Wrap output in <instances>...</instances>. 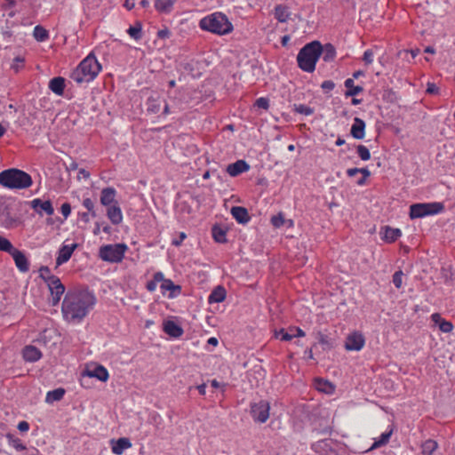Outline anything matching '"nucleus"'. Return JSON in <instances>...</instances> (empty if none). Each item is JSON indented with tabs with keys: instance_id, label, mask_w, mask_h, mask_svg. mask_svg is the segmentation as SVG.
Segmentation results:
<instances>
[{
	"instance_id": "nucleus-1",
	"label": "nucleus",
	"mask_w": 455,
	"mask_h": 455,
	"mask_svg": "<svg viewBox=\"0 0 455 455\" xmlns=\"http://www.w3.org/2000/svg\"><path fill=\"white\" fill-rule=\"evenodd\" d=\"M97 299L89 289H76L66 293L61 306V313L65 321L80 323L93 309Z\"/></svg>"
},
{
	"instance_id": "nucleus-2",
	"label": "nucleus",
	"mask_w": 455,
	"mask_h": 455,
	"mask_svg": "<svg viewBox=\"0 0 455 455\" xmlns=\"http://www.w3.org/2000/svg\"><path fill=\"white\" fill-rule=\"evenodd\" d=\"M101 70L94 53H89L70 73V78L78 84L93 81Z\"/></svg>"
},
{
	"instance_id": "nucleus-3",
	"label": "nucleus",
	"mask_w": 455,
	"mask_h": 455,
	"mask_svg": "<svg viewBox=\"0 0 455 455\" xmlns=\"http://www.w3.org/2000/svg\"><path fill=\"white\" fill-rule=\"evenodd\" d=\"M199 28L218 36L228 35L234 29L228 16L221 12H215L202 18L199 20Z\"/></svg>"
},
{
	"instance_id": "nucleus-4",
	"label": "nucleus",
	"mask_w": 455,
	"mask_h": 455,
	"mask_svg": "<svg viewBox=\"0 0 455 455\" xmlns=\"http://www.w3.org/2000/svg\"><path fill=\"white\" fill-rule=\"evenodd\" d=\"M322 53V44L318 41H313L303 46L298 55L297 62L299 68L307 73L315 69V65Z\"/></svg>"
},
{
	"instance_id": "nucleus-5",
	"label": "nucleus",
	"mask_w": 455,
	"mask_h": 455,
	"mask_svg": "<svg viewBox=\"0 0 455 455\" xmlns=\"http://www.w3.org/2000/svg\"><path fill=\"white\" fill-rule=\"evenodd\" d=\"M32 184L31 176L22 170L11 168L0 172V185L9 189H26Z\"/></svg>"
},
{
	"instance_id": "nucleus-6",
	"label": "nucleus",
	"mask_w": 455,
	"mask_h": 455,
	"mask_svg": "<svg viewBox=\"0 0 455 455\" xmlns=\"http://www.w3.org/2000/svg\"><path fill=\"white\" fill-rule=\"evenodd\" d=\"M444 211V205L440 202L418 203L410 206L409 216L411 220L436 215Z\"/></svg>"
},
{
	"instance_id": "nucleus-7",
	"label": "nucleus",
	"mask_w": 455,
	"mask_h": 455,
	"mask_svg": "<svg viewBox=\"0 0 455 455\" xmlns=\"http://www.w3.org/2000/svg\"><path fill=\"white\" fill-rule=\"evenodd\" d=\"M128 247L125 243L106 244L100 248L99 256L103 261L121 262Z\"/></svg>"
},
{
	"instance_id": "nucleus-8",
	"label": "nucleus",
	"mask_w": 455,
	"mask_h": 455,
	"mask_svg": "<svg viewBox=\"0 0 455 455\" xmlns=\"http://www.w3.org/2000/svg\"><path fill=\"white\" fill-rule=\"evenodd\" d=\"M92 378L97 379L102 382H106L109 378V374L108 370L100 364H96L93 366V368L87 367L81 372L79 379L80 385L84 387H88V386L85 384V381Z\"/></svg>"
},
{
	"instance_id": "nucleus-9",
	"label": "nucleus",
	"mask_w": 455,
	"mask_h": 455,
	"mask_svg": "<svg viewBox=\"0 0 455 455\" xmlns=\"http://www.w3.org/2000/svg\"><path fill=\"white\" fill-rule=\"evenodd\" d=\"M270 404L266 400H260L257 403H251L250 413L252 419L257 422L263 424L267 422L269 418Z\"/></svg>"
},
{
	"instance_id": "nucleus-10",
	"label": "nucleus",
	"mask_w": 455,
	"mask_h": 455,
	"mask_svg": "<svg viewBox=\"0 0 455 455\" xmlns=\"http://www.w3.org/2000/svg\"><path fill=\"white\" fill-rule=\"evenodd\" d=\"M47 285L51 292L50 301L52 306H57L65 292V286L56 275H49L47 277Z\"/></svg>"
},
{
	"instance_id": "nucleus-11",
	"label": "nucleus",
	"mask_w": 455,
	"mask_h": 455,
	"mask_svg": "<svg viewBox=\"0 0 455 455\" xmlns=\"http://www.w3.org/2000/svg\"><path fill=\"white\" fill-rule=\"evenodd\" d=\"M161 292L164 296H167L168 299H175L181 294V286L175 284L171 279L164 277L160 285Z\"/></svg>"
},
{
	"instance_id": "nucleus-12",
	"label": "nucleus",
	"mask_w": 455,
	"mask_h": 455,
	"mask_svg": "<svg viewBox=\"0 0 455 455\" xmlns=\"http://www.w3.org/2000/svg\"><path fill=\"white\" fill-rule=\"evenodd\" d=\"M30 204L32 209L41 216L44 214L52 216L54 213V208L50 200L44 201L40 198H36Z\"/></svg>"
},
{
	"instance_id": "nucleus-13",
	"label": "nucleus",
	"mask_w": 455,
	"mask_h": 455,
	"mask_svg": "<svg viewBox=\"0 0 455 455\" xmlns=\"http://www.w3.org/2000/svg\"><path fill=\"white\" fill-rule=\"evenodd\" d=\"M76 248L77 243H76L70 244L63 243L58 251V255L56 258V266L60 267L62 264L68 262Z\"/></svg>"
},
{
	"instance_id": "nucleus-14",
	"label": "nucleus",
	"mask_w": 455,
	"mask_h": 455,
	"mask_svg": "<svg viewBox=\"0 0 455 455\" xmlns=\"http://www.w3.org/2000/svg\"><path fill=\"white\" fill-rule=\"evenodd\" d=\"M365 344L363 336L359 332H354L347 336L345 348L348 351H360Z\"/></svg>"
},
{
	"instance_id": "nucleus-15",
	"label": "nucleus",
	"mask_w": 455,
	"mask_h": 455,
	"mask_svg": "<svg viewBox=\"0 0 455 455\" xmlns=\"http://www.w3.org/2000/svg\"><path fill=\"white\" fill-rule=\"evenodd\" d=\"M163 331L164 333H166L167 335L173 339H179L184 333L182 327L172 320L164 321Z\"/></svg>"
},
{
	"instance_id": "nucleus-16",
	"label": "nucleus",
	"mask_w": 455,
	"mask_h": 455,
	"mask_svg": "<svg viewBox=\"0 0 455 455\" xmlns=\"http://www.w3.org/2000/svg\"><path fill=\"white\" fill-rule=\"evenodd\" d=\"M116 190L112 187L104 188L100 192V204L105 206H111L118 204L116 199Z\"/></svg>"
},
{
	"instance_id": "nucleus-17",
	"label": "nucleus",
	"mask_w": 455,
	"mask_h": 455,
	"mask_svg": "<svg viewBox=\"0 0 455 455\" xmlns=\"http://www.w3.org/2000/svg\"><path fill=\"white\" fill-rule=\"evenodd\" d=\"M17 267V268L21 272H27L29 269L28 260L24 254L23 251L18 250L17 248L10 254Z\"/></svg>"
},
{
	"instance_id": "nucleus-18",
	"label": "nucleus",
	"mask_w": 455,
	"mask_h": 455,
	"mask_svg": "<svg viewBox=\"0 0 455 455\" xmlns=\"http://www.w3.org/2000/svg\"><path fill=\"white\" fill-rule=\"evenodd\" d=\"M42 352L35 346H26L22 350V356L26 362L35 363L42 358Z\"/></svg>"
},
{
	"instance_id": "nucleus-19",
	"label": "nucleus",
	"mask_w": 455,
	"mask_h": 455,
	"mask_svg": "<svg viewBox=\"0 0 455 455\" xmlns=\"http://www.w3.org/2000/svg\"><path fill=\"white\" fill-rule=\"evenodd\" d=\"M249 169L250 165L244 160H237L236 162L228 165L227 172L231 177H236L239 174L247 172Z\"/></svg>"
},
{
	"instance_id": "nucleus-20",
	"label": "nucleus",
	"mask_w": 455,
	"mask_h": 455,
	"mask_svg": "<svg viewBox=\"0 0 455 455\" xmlns=\"http://www.w3.org/2000/svg\"><path fill=\"white\" fill-rule=\"evenodd\" d=\"M350 134L356 140L363 139L365 136V122L359 117H355Z\"/></svg>"
},
{
	"instance_id": "nucleus-21",
	"label": "nucleus",
	"mask_w": 455,
	"mask_h": 455,
	"mask_svg": "<svg viewBox=\"0 0 455 455\" xmlns=\"http://www.w3.org/2000/svg\"><path fill=\"white\" fill-rule=\"evenodd\" d=\"M111 450L116 455H122L124 451L132 447L131 441L126 437H121L111 441Z\"/></svg>"
},
{
	"instance_id": "nucleus-22",
	"label": "nucleus",
	"mask_w": 455,
	"mask_h": 455,
	"mask_svg": "<svg viewBox=\"0 0 455 455\" xmlns=\"http://www.w3.org/2000/svg\"><path fill=\"white\" fill-rule=\"evenodd\" d=\"M107 216L113 225H119L123 221V212L118 204L107 207Z\"/></svg>"
},
{
	"instance_id": "nucleus-23",
	"label": "nucleus",
	"mask_w": 455,
	"mask_h": 455,
	"mask_svg": "<svg viewBox=\"0 0 455 455\" xmlns=\"http://www.w3.org/2000/svg\"><path fill=\"white\" fill-rule=\"evenodd\" d=\"M231 214L233 218L240 224H246L251 220L247 209L242 206H233L231 208Z\"/></svg>"
},
{
	"instance_id": "nucleus-24",
	"label": "nucleus",
	"mask_w": 455,
	"mask_h": 455,
	"mask_svg": "<svg viewBox=\"0 0 455 455\" xmlns=\"http://www.w3.org/2000/svg\"><path fill=\"white\" fill-rule=\"evenodd\" d=\"M226 297V289L222 285H218L212 291L207 301L209 304L220 303L225 300Z\"/></svg>"
},
{
	"instance_id": "nucleus-25",
	"label": "nucleus",
	"mask_w": 455,
	"mask_h": 455,
	"mask_svg": "<svg viewBox=\"0 0 455 455\" xmlns=\"http://www.w3.org/2000/svg\"><path fill=\"white\" fill-rule=\"evenodd\" d=\"M65 86V79L61 76L53 77L49 82V89L58 96L63 95Z\"/></svg>"
},
{
	"instance_id": "nucleus-26",
	"label": "nucleus",
	"mask_w": 455,
	"mask_h": 455,
	"mask_svg": "<svg viewBox=\"0 0 455 455\" xmlns=\"http://www.w3.org/2000/svg\"><path fill=\"white\" fill-rule=\"evenodd\" d=\"M402 235V231L399 228L385 227L381 233V239L387 243H394Z\"/></svg>"
},
{
	"instance_id": "nucleus-27",
	"label": "nucleus",
	"mask_w": 455,
	"mask_h": 455,
	"mask_svg": "<svg viewBox=\"0 0 455 455\" xmlns=\"http://www.w3.org/2000/svg\"><path fill=\"white\" fill-rule=\"evenodd\" d=\"M344 85L347 89V92H345L346 97L356 96L363 91V88L362 86L355 85L353 78L346 79L344 82Z\"/></svg>"
},
{
	"instance_id": "nucleus-28",
	"label": "nucleus",
	"mask_w": 455,
	"mask_h": 455,
	"mask_svg": "<svg viewBox=\"0 0 455 455\" xmlns=\"http://www.w3.org/2000/svg\"><path fill=\"white\" fill-rule=\"evenodd\" d=\"M321 57L324 62H331L336 57V49L331 44H325L322 45Z\"/></svg>"
},
{
	"instance_id": "nucleus-29",
	"label": "nucleus",
	"mask_w": 455,
	"mask_h": 455,
	"mask_svg": "<svg viewBox=\"0 0 455 455\" xmlns=\"http://www.w3.org/2000/svg\"><path fill=\"white\" fill-rule=\"evenodd\" d=\"M315 387L324 394H332L335 390V387L328 380L323 379H316L315 381Z\"/></svg>"
},
{
	"instance_id": "nucleus-30",
	"label": "nucleus",
	"mask_w": 455,
	"mask_h": 455,
	"mask_svg": "<svg viewBox=\"0 0 455 455\" xmlns=\"http://www.w3.org/2000/svg\"><path fill=\"white\" fill-rule=\"evenodd\" d=\"M65 393L66 391L62 387L51 390L46 394L45 402L47 403H52L54 402L60 401L64 397Z\"/></svg>"
},
{
	"instance_id": "nucleus-31",
	"label": "nucleus",
	"mask_w": 455,
	"mask_h": 455,
	"mask_svg": "<svg viewBox=\"0 0 455 455\" xmlns=\"http://www.w3.org/2000/svg\"><path fill=\"white\" fill-rule=\"evenodd\" d=\"M275 18L279 21V22H286L289 18H290V12H289V9L288 7L284 6V5H282V4H278L275 7Z\"/></svg>"
},
{
	"instance_id": "nucleus-32",
	"label": "nucleus",
	"mask_w": 455,
	"mask_h": 455,
	"mask_svg": "<svg viewBox=\"0 0 455 455\" xmlns=\"http://www.w3.org/2000/svg\"><path fill=\"white\" fill-rule=\"evenodd\" d=\"M33 36L37 42H45L49 39V32L44 27L37 25L34 28Z\"/></svg>"
},
{
	"instance_id": "nucleus-33",
	"label": "nucleus",
	"mask_w": 455,
	"mask_h": 455,
	"mask_svg": "<svg viewBox=\"0 0 455 455\" xmlns=\"http://www.w3.org/2000/svg\"><path fill=\"white\" fill-rule=\"evenodd\" d=\"M212 234L215 242L220 243H224L227 242V232L222 228L219 226H213L212 228Z\"/></svg>"
},
{
	"instance_id": "nucleus-34",
	"label": "nucleus",
	"mask_w": 455,
	"mask_h": 455,
	"mask_svg": "<svg viewBox=\"0 0 455 455\" xmlns=\"http://www.w3.org/2000/svg\"><path fill=\"white\" fill-rule=\"evenodd\" d=\"M173 6L172 0H156L155 7L158 12L169 13Z\"/></svg>"
},
{
	"instance_id": "nucleus-35",
	"label": "nucleus",
	"mask_w": 455,
	"mask_h": 455,
	"mask_svg": "<svg viewBox=\"0 0 455 455\" xmlns=\"http://www.w3.org/2000/svg\"><path fill=\"white\" fill-rule=\"evenodd\" d=\"M392 433H393L392 430H390L388 432L382 433L380 435V436L374 441V443L371 446L370 450H374V449L379 448L383 445H386L388 443V441L392 435Z\"/></svg>"
},
{
	"instance_id": "nucleus-36",
	"label": "nucleus",
	"mask_w": 455,
	"mask_h": 455,
	"mask_svg": "<svg viewBox=\"0 0 455 455\" xmlns=\"http://www.w3.org/2000/svg\"><path fill=\"white\" fill-rule=\"evenodd\" d=\"M164 280V274L161 271H158L154 274L153 279L148 281L146 284V288L148 291L153 292L156 291L157 283H161Z\"/></svg>"
},
{
	"instance_id": "nucleus-37",
	"label": "nucleus",
	"mask_w": 455,
	"mask_h": 455,
	"mask_svg": "<svg viewBox=\"0 0 455 455\" xmlns=\"http://www.w3.org/2000/svg\"><path fill=\"white\" fill-rule=\"evenodd\" d=\"M438 444L435 440L427 439L422 443L423 455H432L437 449Z\"/></svg>"
},
{
	"instance_id": "nucleus-38",
	"label": "nucleus",
	"mask_w": 455,
	"mask_h": 455,
	"mask_svg": "<svg viewBox=\"0 0 455 455\" xmlns=\"http://www.w3.org/2000/svg\"><path fill=\"white\" fill-rule=\"evenodd\" d=\"M16 222L10 213L6 211L0 212V225L5 228H12Z\"/></svg>"
},
{
	"instance_id": "nucleus-39",
	"label": "nucleus",
	"mask_w": 455,
	"mask_h": 455,
	"mask_svg": "<svg viewBox=\"0 0 455 455\" xmlns=\"http://www.w3.org/2000/svg\"><path fill=\"white\" fill-rule=\"evenodd\" d=\"M127 33L134 40H140L142 36V26L140 23H136L134 26H131Z\"/></svg>"
},
{
	"instance_id": "nucleus-40",
	"label": "nucleus",
	"mask_w": 455,
	"mask_h": 455,
	"mask_svg": "<svg viewBox=\"0 0 455 455\" xmlns=\"http://www.w3.org/2000/svg\"><path fill=\"white\" fill-rule=\"evenodd\" d=\"M6 438L8 439L9 444L12 445L16 451H21L26 449L21 441L15 437L13 435L7 434Z\"/></svg>"
},
{
	"instance_id": "nucleus-41",
	"label": "nucleus",
	"mask_w": 455,
	"mask_h": 455,
	"mask_svg": "<svg viewBox=\"0 0 455 455\" xmlns=\"http://www.w3.org/2000/svg\"><path fill=\"white\" fill-rule=\"evenodd\" d=\"M16 248L12 243L3 235H0V251H4L11 254Z\"/></svg>"
},
{
	"instance_id": "nucleus-42",
	"label": "nucleus",
	"mask_w": 455,
	"mask_h": 455,
	"mask_svg": "<svg viewBox=\"0 0 455 455\" xmlns=\"http://www.w3.org/2000/svg\"><path fill=\"white\" fill-rule=\"evenodd\" d=\"M293 111L303 116H310L314 113V108L305 104H294Z\"/></svg>"
},
{
	"instance_id": "nucleus-43",
	"label": "nucleus",
	"mask_w": 455,
	"mask_h": 455,
	"mask_svg": "<svg viewBox=\"0 0 455 455\" xmlns=\"http://www.w3.org/2000/svg\"><path fill=\"white\" fill-rule=\"evenodd\" d=\"M318 342L323 346V349H330L333 347L331 339L321 332L318 334Z\"/></svg>"
},
{
	"instance_id": "nucleus-44",
	"label": "nucleus",
	"mask_w": 455,
	"mask_h": 455,
	"mask_svg": "<svg viewBox=\"0 0 455 455\" xmlns=\"http://www.w3.org/2000/svg\"><path fill=\"white\" fill-rule=\"evenodd\" d=\"M356 151H357L358 156L363 161L370 160L371 153L367 147H365L363 145H358V146H356Z\"/></svg>"
},
{
	"instance_id": "nucleus-45",
	"label": "nucleus",
	"mask_w": 455,
	"mask_h": 455,
	"mask_svg": "<svg viewBox=\"0 0 455 455\" xmlns=\"http://www.w3.org/2000/svg\"><path fill=\"white\" fill-rule=\"evenodd\" d=\"M25 59L21 56H17L13 59V61L11 65V68L18 73L24 67Z\"/></svg>"
},
{
	"instance_id": "nucleus-46",
	"label": "nucleus",
	"mask_w": 455,
	"mask_h": 455,
	"mask_svg": "<svg viewBox=\"0 0 455 455\" xmlns=\"http://www.w3.org/2000/svg\"><path fill=\"white\" fill-rule=\"evenodd\" d=\"M148 111L153 114H156L160 110V104L155 99H148Z\"/></svg>"
},
{
	"instance_id": "nucleus-47",
	"label": "nucleus",
	"mask_w": 455,
	"mask_h": 455,
	"mask_svg": "<svg viewBox=\"0 0 455 455\" xmlns=\"http://www.w3.org/2000/svg\"><path fill=\"white\" fill-rule=\"evenodd\" d=\"M403 273L402 270L395 271L393 275V283L397 288L400 289L403 284Z\"/></svg>"
},
{
	"instance_id": "nucleus-48",
	"label": "nucleus",
	"mask_w": 455,
	"mask_h": 455,
	"mask_svg": "<svg viewBox=\"0 0 455 455\" xmlns=\"http://www.w3.org/2000/svg\"><path fill=\"white\" fill-rule=\"evenodd\" d=\"M438 326L440 331L444 333H450L453 330L452 323L445 319H443Z\"/></svg>"
},
{
	"instance_id": "nucleus-49",
	"label": "nucleus",
	"mask_w": 455,
	"mask_h": 455,
	"mask_svg": "<svg viewBox=\"0 0 455 455\" xmlns=\"http://www.w3.org/2000/svg\"><path fill=\"white\" fill-rule=\"evenodd\" d=\"M83 205L91 213L92 217H96V212L94 210V203L91 198H84L83 200Z\"/></svg>"
},
{
	"instance_id": "nucleus-50",
	"label": "nucleus",
	"mask_w": 455,
	"mask_h": 455,
	"mask_svg": "<svg viewBox=\"0 0 455 455\" xmlns=\"http://www.w3.org/2000/svg\"><path fill=\"white\" fill-rule=\"evenodd\" d=\"M328 447L327 440H321L312 444L311 448L315 452H320L323 450H325Z\"/></svg>"
},
{
	"instance_id": "nucleus-51",
	"label": "nucleus",
	"mask_w": 455,
	"mask_h": 455,
	"mask_svg": "<svg viewBox=\"0 0 455 455\" xmlns=\"http://www.w3.org/2000/svg\"><path fill=\"white\" fill-rule=\"evenodd\" d=\"M284 223V218L283 216L282 213H278L277 215H275L271 218V224L275 227V228H280L283 225Z\"/></svg>"
},
{
	"instance_id": "nucleus-52",
	"label": "nucleus",
	"mask_w": 455,
	"mask_h": 455,
	"mask_svg": "<svg viewBox=\"0 0 455 455\" xmlns=\"http://www.w3.org/2000/svg\"><path fill=\"white\" fill-rule=\"evenodd\" d=\"M374 60V52L371 49H368L363 52V61L365 65H370L373 62Z\"/></svg>"
},
{
	"instance_id": "nucleus-53",
	"label": "nucleus",
	"mask_w": 455,
	"mask_h": 455,
	"mask_svg": "<svg viewBox=\"0 0 455 455\" xmlns=\"http://www.w3.org/2000/svg\"><path fill=\"white\" fill-rule=\"evenodd\" d=\"M254 105H255V107H257L259 108L267 110L269 108V100H268V99H267L265 97H260L256 100Z\"/></svg>"
},
{
	"instance_id": "nucleus-54",
	"label": "nucleus",
	"mask_w": 455,
	"mask_h": 455,
	"mask_svg": "<svg viewBox=\"0 0 455 455\" xmlns=\"http://www.w3.org/2000/svg\"><path fill=\"white\" fill-rule=\"evenodd\" d=\"M277 337H280L281 340L289 341L292 339V332L285 331L283 329H281L280 331L276 334Z\"/></svg>"
},
{
	"instance_id": "nucleus-55",
	"label": "nucleus",
	"mask_w": 455,
	"mask_h": 455,
	"mask_svg": "<svg viewBox=\"0 0 455 455\" xmlns=\"http://www.w3.org/2000/svg\"><path fill=\"white\" fill-rule=\"evenodd\" d=\"M335 87V84L331 80H325L322 83L321 88L324 92L332 91Z\"/></svg>"
},
{
	"instance_id": "nucleus-56",
	"label": "nucleus",
	"mask_w": 455,
	"mask_h": 455,
	"mask_svg": "<svg viewBox=\"0 0 455 455\" xmlns=\"http://www.w3.org/2000/svg\"><path fill=\"white\" fill-rule=\"evenodd\" d=\"M62 215L67 219L71 213V206L68 203H64L60 207Z\"/></svg>"
},
{
	"instance_id": "nucleus-57",
	"label": "nucleus",
	"mask_w": 455,
	"mask_h": 455,
	"mask_svg": "<svg viewBox=\"0 0 455 455\" xmlns=\"http://www.w3.org/2000/svg\"><path fill=\"white\" fill-rule=\"evenodd\" d=\"M290 331L292 332V338H294V337L301 338L306 335L305 331L302 329H300L299 327L290 328Z\"/></svg>"
},
{
	"instance_id": "nucleus-58",
	"label": "nucleus",
	"mask_w": 455,
	"mask_h": 455,
	"mask_svg": "<svg viewBox=\"0 0 455 455\" xmlns=\"http://www.w3.org/2000/svg\"><path fill=\"white\" fill-rule=\"evenodd\" d=\"M39 272H40L41 277L44 278L46 282H47V277L49 275H52L51 274V270H50V268L48 267H42L40 268Z\"/></svg>"
},
{
	"instance_id": "nucleus-59",
	"label": "nucleus",
	"mask_w": 455,
	"mask_h": 455,
	"mask_svg": "<svg viewBox=\"0 0 455 455\" xmlns=\"http://www.w3.org/2000/svg\"><path fill=\"white\" fill-rule=\"evenodd\" d=\"M427 92L435 94L438 92V87L433 83H427Z\"/></svg>"
},
{
	"instance_id": "nucleus-60",
	"label": "nucleus",
	"mask_w": 455,
	"mask_h": 455,
	"mask_svg": "<svg viewBox=\"0 0 455 455\" xmlns=\"http://www.w3.org/2000/svg\"><path fill=\"white\" fill-rule=\"evenodd\" d=\"M186 237H187V235L185 233L181 232L180 234L179 239L172 240V245L180 246Z\"/></svg>"
},
{
	"instance_id": "nucleus-61",
	"label": "nucleus",
	"mask_w": 455,
	"mask_h": 455,
	"mask_svg": "<svg viewBox=\"0 0 455 455\" xmlns=\"http://www.w3.org/2000/svg\"><path fill=\"white\" fill-rule=\"evenodd\" d=\"M431 319L432 321L435 323V324H440L442 321H443V318L441 317L440 314L438 313H434L432 314L431 315Z\"/></svg>"
},
{
	"instance_id": "nucleus-62",
	"label": "nucleus",
	"mask_w": 455,
	"mask_h": 455,
	"mask_svg": "<svg viewBox=\"0 0 455 455\" xmlns=\"http://www.w3.org/2000/svg\"><path fill=\"white\" fill-rule=\"evenodd\" d=\"M29 428V425L27 421H20L18 425V429L20 431H28Z\"/></svg>"
},
{
	"instance_id": "nucleus-63",
	"label": "nucleus",
	"mask_w": 455,
	"mask_h": 455,
	"mask_svg": "<svg viewBox=\"0 0 455 455\" xmlns=\"http://www.w3.org/2000/svg\"><path fill=\"white\" fill-rule=\"evenodd\" d=\"M90 172L86 171L85 169H79L78 171V178H84V179H89Z\"/></svg>"
},
{
	"instance_id": "nucleus-64",
	"label": "nucleus",
	"mask_w": 455,
	"mask_h": 455,
	"mask_svg": "<svg viewBox=\"0 0 455 455\" xmlns=\"http://www.w3.org/2000/svg\"><path fill=\"white\" fill-rule=\"evenodd\" d=\"M157 35H158L159 38H162V39L167 38L170 36V31L168 29H166V28L165 29H162V30L158 31Z\"/></svg>"
}]
</instances>
